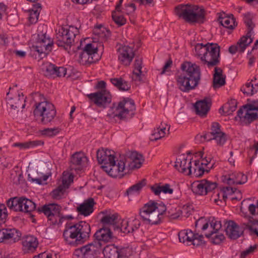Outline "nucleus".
I'll use <instances>...</instances> for the list:
<instances>
[{
	"label": "nucleus",
	"instance_id": "1",
	"mask_svg": "<svg viewBox=\"0 0 258 258\" xmlns=\"http://www.w3.org/2000/svg\"><path fill=\"white\" fill-rule=\"evenodd\" d=\"M179 89L183 92H188L195 89L201 79V70L196 63L185 61L181 63L178 70Z\"/></svg>",
	"mask_w": 258,
	"mask_h": 258
},
{
	"label": "nucleus",
	"instance_id": "2",
	"mask_svg": "<svg viewBox=\"0 0 258 258\" xmlns=\"http://www.w3.org/2000/svg\"><path fill=\"white\" fill-rule=\"evenodd\" d=\"M91 227L85 221H80L73 225H67L63 233L66 241L72 246L83 243L90 237Z\"/></svg>",
	"mask_w": 258,
	"mask_h": 258
},
{
	"label": "nucleus",
	"instance_id": "3",
	"mask_svg": "<svg viewBox=\"0 0 258 258\" xmlns=\"http://www.w3.org/2000/svg\"><path fill=\"white\" fill-rule=\"evenodd\" d=\"M166 209L163 202L150 200L140 209V215L145 223L158 225L161 223L162 215Z\"/></svg>",
	"mask_w": 258,
	"mask_h": 258
},
{
	"label": "nucleus",
	"instance_id": "4",
	"mask_svg": "<svg viewBox=\"0 0 258 258\" xmlns=\"http://www.w3.org/2000/svg\"><path fill=\"white\" fill-rule=\"evenodd\" d=\"M248 222L241 223L240 225L242 229L233 221H226L225 232L228 237L231 239H236L243 234L244 230L248 229L251 233L256 234L258 236V231L253 226L258 225V220L253 219V217L248 216Z\"/></svg>",
	"mask_w": 258,
	"mask_h": 258
},
{
	"label": "nucleus",
	"instance_id": "5",
	"mask_svg": "<svg viewBox=\"0 0 258 258\" xmlns=\"http://www.w3.org/2000/svg\"><path fill=\"white\" fill-rule=\"evenodd\" d=\"M178 17L189 24L203 23L205 18V11L198 7L189 4L178 5Z\"/></svg>",
	"mask_w": 258,
	"mask_h": 258
},
{
	"label": "nucleus",
	"instance_id": "6",
	"mask_svg": "<svg viewBox=\"0 0 258 258\" xmlns=\"http://www.w3.org/2000/svg\"><path fill=\"white\" fill-rule=\"evenodd\" d=\"M33 114L35 117H41L40 122L46 125L52 122L56 115L54 105L48 101L36 103L34 105Z\"/></svg>",
	"mask_w": 258,
	"mask_h": 258
},
{
	"label": "nucleus",
	"instance_id": "7",
	"mask_svg": "<svg viewBox=\"0 0 258 258\" xmlns=\"http://www.w3.org/2000/svg\"><path fill=\"white\" fill-rule=\"evenodd\" d=\"M79 33L78 29L73 26L61 27L56 34V44L68 51L71 49L76 36Z\"/></svg>",
	"mask_w": 258,
	"mask_h": 258
},
{
	"label": "nucleus",
	"instance_id": "8",
	"mask_svg": "<svg viewBox=\"0 0 258 258\" xmlns=\"http://www.w3.org/2000/svg\"><path fill=\"white\" fill-rule=\"evenodd\" d=\"M105 87L106 83L104 81H99L96 84L95 88L101 89V90L87 95V97L98 107L105 108L107 104L111 102V95L105 89Z\"/></svg>",
	"mask_w": 258,
	"mask_h": 258
},
{
	"label": "nucleus",
	"instance_id": "9",
	"mask_svg": "<svg viewBox=\"0 0 258 258\" xmlns=\"http://www.w3.org/2000/svg\"><path fill=\"white\" fill-rule=\"evenodd\" d=\"M136 109L134 101L129 98H125L117 104L113 103L111 108L112 110L111 116L113 117H117L120 120L126 119L130 111Z\"/></svg>",
	"mask_w": 258,
	"mask_h": 258
},
{
	"label": "nucleus",
	"instance_id": "10",
	"mask_svg": "<svg viewBox=\"0 0 258 258\" xmlns=\"http://www.w3.org/2000/svg\"><path fill=\"white\" fill-rule=\"evenodd\" d=\"M220 51L218 44L210 43L205 56L201 57V61L209 68L216 67L220 63Z\"/></svg>",
	"mask_w": 258,
	"mask_h": 258
},
{
	"label": "nucleus",
	"instance_id": "11",
	"mask_svg": "<svg viewBox=\"0 0 258 258\" xmlns=\"http://www.w3.org/2000/svg\"><path fill=\"white\" fill-rule=\"evenodd\" d=\"M61 207L55 203L45 204L37 209L39 213H43L51 223L55 225L57 223L58 220L61 222L62 217L60 215Z\"/></svg>",
	"mask_w": 258,
	"mask_h": 258
},
{
	"label": "nucleus",
	"instance_id": "12",
	"mask_svg": "<svg viewBox=\"0 0 258 258\" xmlns=\"http://www.w3.org/2000/svg\"><path fill=\"white\" fill-rule=\"evenodd\" d=\"M53 45V41L46 36V33H41L38 34L36 44L32 45V48L43 57L51 51Z\"/></svg>",
	"mask_w": 258,
	"mask_h": 258
},
{
	"label": "nucleus",
	"instance_id": "13",
	"mask_svg": "<svg viewBox=\"0 0 258 258\" xmlns=\"http://www.w3.org/2000/svg\"><path fill=\"white\" fill-rule=\"evenodd\" d=\"M217 187L216 182H212L207 179H202L194 181L191 185V188L196 195H206L208 192L212 191Z\"/></svg>",
	"mask_w": 258,
	"mask_h": 258
},
{
	"label": "nucleus",
	"instance_id": "14",
	"mask_svg": "<svg viewBox=\"0 0 258 258\" xmlns=\"http://www.w3.org/2000/svg\"><path fill=\"white\" fill-rule=\"evenodd\" d=\"M220 125L217 122H213L211 126V132L204 135V138L208 141L215 140L219 146H223L227 138L226 135L220 129Z\"/></svg>",
	"mask_w": 258,
	"mask_h": 258
},
{
	"label": "nucleus",
	"instance_id": "15",
	"mask_svg": "<svg viewBox=\"0 0 258 258\" xmlns=\"http://www.w3.org/2000/svg\"><path fill=\"white\" fill-rule=\"evenodd\" d=\"M95 240L93 242L97 247L100 248L102 243H106L113 241L114 236L110 229L105 226L100 228L94 235Z\"/></svg>",
	"mask_w": 258,
	"mask_h": 258
},
{
	"label": "nucleus",
	"instance_id": "16",
	"mask_svg": "<svg viewBox=\"0 0 258 258\" xmlns=\"http://www.w3.org/2000/svg\"><path fill=\"white\" fill-rule=\"evenodd\" d=\"M118 51L119 61L124 66H129L135 56L133 48L124 45L120 47Z\"/></svg>",
	"mask_w": 258,
	"mask_h": 258
},
{
	"label": "nucleus",
	"instance_id": "17",
	"mask_svg": "<svg viewBox=\"0 0 258 258\" xmlns=\"http://www.w3.org/2000/svg\"><path fill=\"white\" fill-rule=\"evenodd\" d=\"M211 105L210 98H206L203 100L198 101L194 105L196 114L201 116H206L210 110Z\"/></svg>",
	"mask_w": 258,
	"mask_h": 258
},
{
	"label": "nucleus",
	"instance_id": "18",
	"mask_svg": "<svg viewBox=\"0 0 258 258\" xmlns=\"http://www.w3.org/2000/svg\"><path fill=\"white\" fill-rule=\"evenodd\" d=\"M37 239L32 236H26L22 241L23 251L24 253L33 252L38 246Z\"/></svg>",
	"mask_w": 258,
	"mask_h": 258
},
{
	"label": "nucleus",
	"instance_id": "19",
	"mask_svg": "<svg viewBox=\"0 0 258 258\" xmlns=\"http://www.w3.org/2000/svg\"><path fill=\"white\" fill-rule=\"evenodd\" d=\"M97 159L99 164H109L115 159L114 152L111 150L99 149L96 153Z\"/></svg>",
	"mask_w": 258,
	"mask_h": 258
},
{
	"label": "nucleus",
	"instance_id": "20",
	"mask_svg": "<svg viewBox=\"0 0 258 258\" xmlns=\"http://www.w3.org/2000/svg\"><path fill=\"white\" fill-rule=\"evenodd\" d=\"M190 154L189 151L186 152V154H182L180 156V168L181 170L178 169V171L185 175H189L192 173L191 166V159H189L187 161V156Z\"/></svg>",
	"mask_w": 258,
	"mask_h": 258
},
{
	"label": "nucleus",
	"instance_id": "21",
	"mask_svg": "<svg viewBox=\"0 0 258 258\" xmlns=\"http://www.w3.org/2000/svg\"><path fill=\"white\" fill-rule=\"evenodd\" d=\"M95 202L93 198H89L77 208V212L82 215L88 216L93 213Z\"/></svg>",
	"mask_w": 258,
	"mask_h": 258
},
{
	"label": "nucleus",
	"instance_id": "22",
	"mask_svg": "<svg viewBox=\"0 0 258 258\" xmlns=\"http://www.w3.org/2000/svg\"><path fill=\"white\" fill-rule=\"evenodd\" d=\"M140 222L137 220H133L131 222V227L128 228L129 230H126V226H127V220H122L120 223V226L115 227L114 230H119L125 233H134L136 231L139 229L140 226Z\"/></svg>",
	"mask_w": 258,
	"mask_h": 258
},
{
	"label": "nucleus",
	"instance_id": "23",
	"mask_svg": "<svg viewBox=\"0 0 258 258\" xmlns=\"http://www.w3.org/2000/svg\"><path fill=\"white\" fill-rule=\"evenodd\" d=\"M226 76L223 75L221 68L215 67L213 74V87L214 89L218 88L224 85L226 83Z\"/></svg>",
	"mask_w": 258,
	"mask_h": 258
},
{
	"label": "nucleus",
	"instance_id": "24",
	"mask_svg": "<svg viewBox=\"0 0 258 258\" xmlns=\"http://www.w3.org/2000/svg\"><path fill=\"white\" fill-rule=\"evenodd\" d=\"M110 164L111 167L109 168V176L113 177H116L119 175L120 173L123 172L125 170V163L123 160H120L118 161L117 164L115 163V159L112 160Z\"/></svg>",
	"mask_w": 258,
	"mask_h": 258
},
{
	"label": "nucleus",
	"instance_id": "25",
	"mask_svg": "<svg viewBox=\"0 0 258 258\" xmlns=\"http://www.w3.org/2000/svg\"><path fill=\"white\" fill-rule=\"evenodd\" d=\"M20 212L30 213L36 209V204L31 200L24 197H19Z\"/></svg>",
	"mask_w": 258,
	"mask_h": 258
},
{
	"label": "nucleus",
	"instance_id": "26",
	"mask_svg": "<svg viewBox=\"0 0 258 258\" xmlns=\"http://www.w3.org/2000/svg\"><path fill=\"white\" fill-rule=\"evenodd\" d=\"M88 158L82 153L76 152L74 154L71 159V165L70 167L72 170L80 169V167L76 168L75 166H82L85 161H87Z\"/></svg>",
	"mask_w": 258,
	"mask_h": 258
},
{
	"label": "nucleus",
	"instance_id": "27",
	"mask_svg": "<svg viewBox=\"0 0 258 258\" xmlns=\"http://www.w3.org/2000/svg\"><path fill=\"white\" fill-rule=\"evenodd\" d=\"M5 241L10 240V242L15 243L20 240L21 236L20 231L16 229H4Z\"/></svg>",
	"mask_w": 258,
	"mask_h": 258
},
{
	"label": "nucleus",
	"instance_id": "28",
	"mask_svg": "<svg viewBox=\"0 0 258 258\" xmlns=\"http://www.w3.org/2000/svg\"><path fill=\"white\" fill-rule=\"evenodd\" d=\"M99 249L93 242L85 245L83 258H99L97 253Z\"/></svg>",
	"mask_w": 258,
	"mask_h": 258
},
{
	"label": "nucleus",
	"instance_id": "29",
	"mask_svg": "<svg viewBox=\"0 0 258 258\" xmlns=\"http://www.w3.org/2000/svg\"><path fill=\"white\" fill-rule=\"evenodd\" d=\"M247 181V176L242 173H234L227 179L229 185L242 184Z\"/></svg>",
	"mask_w": 258,
	"mask_h": 258
},
{
	"label": "nucleus",
	"instance_id": "30",
	"mask_svg": "<svg viewBox=\"0 0 258 258\" xmlns=\"http://www.w3.org/2000/svg\"><path fill=\"white\" fill-rule=\"evenodd\" d=\"M252 31L248 30L246 35L241 37L237 42V44L240 47V53L243 52L246 47L252 42L253 38L251 37Z\"/></svg>",
	"mask_w": 258,
	"mask_h": 258
},
{
	"label": "nucleus",
	"instance_id": "31",
	"mask_svg": "<svg viewBox=\"0 0 258 258\" xmlns=\"http://www.w3.org/2000/svg\"><path fill=\"white\" fill-rule=\"evenodd\" d=\"M41 10V6L39 3L33 4L32 8L29 10L28 19L31 24H35L37 22Z\"/></svg>",
	"mask_w": 258,
	"mask_h": 258
},
{
	"label": "nucleus",
	"instance_id": "32",
	"mask_svg": "<svg viewBox=\"0 0 258 258\" xmlns=\"http://www.w3.org/2000/svg\"><path fill=\"white\" fill-rule=\"evenodd\" d=\"M129 158L132 160V162L129 166L131 168H139L144 161L143 156L138 153L136 151L132 152L130 155Z\"/></svg>",
	"mask_w": 258,
	"mask_h": 258
},
{
	"label": "nucleus",
	"instance_id": "33",
	"mask_svg": "<svg viewBox=\"0 0 258 258\" xmlns=\"http://www.w3.org/2000/svg\"><path fill=\"white\" fill-rule=\"evenodd\" d=\"M170 186L169 184L160 185L159 184L156 183L151 186V190L156 196L160 195L161 192L164 194H171L173 193V190Z\"/></svg>",
	"mask_w": 258,
	"mask_h": 258
},
{
	"label": "nucleus",
	"instance_id": "34",
	"mask_svg": "<svg viewBox=\"0 0 258 258\" xmlns=\"http://www.w3.org/2000/svg\"><path fill=\"white\" fill-rule=\"evenodd\" d=\"M103 252L107 258H119L120 255L119 249L114 245L106 246Z\"/></svg>",
	"mask_w": 258,
	"mask_h": 258
},
{
	"label": "nucleus",
	"instance_id": "35",
	"mask_svg": "<svg viewBox=\"0 0 258 258\" xmlns=\"http://www.w3.org/2000/svg\"><path fill=\"white\" fill-rule=\"evenodd\" d=\"M100 222L104 225H112L114 229L115 227L120 226V224L116 225L118 222V216L117 214L104 216L101 219Z\"/></svg>",
	"mask_w": 258,
	"mask_h": 258
},
{
	"label": "nucleus",
	"instance_id": "36",
	"mask_svg": "<svg viewBox=\"0 0 258 258\" xmlns=\"http://www.w3.org/2000/svg\"><path fill=\"white\" fill-rule=\"evenodd\" d=\"M110 82L120 91H128L131 88L130 84L121 77L111 78Z\"/></svg>",
	"mask_w": 258,
	"mask_h": 258
},
{
	"label": "nucleus",
	"instance_id": "37",
	"mask_svg": "<svg viewBox=\"0 0 258 258\" xmlns=\"http://www.w3.org/2000/svg\"><path fill=\"white\" fill-rule=\"evenodd\" d=\"M232 18L230 16H225L224 17H219V23L224 27L230 29H233L236 26L235 19L233 15H231Z\"/></svg>",
	"mask_w": 258,
	"mask_h": 258
},
{
	"label": "nucleus",
	"instance_id": "38",
	"mask_svg": "<svg viewBox=\"0 0 258 258\" xmlns=\"http://www.w3.org/2000/svg\"><path fill=\"white\" fill-rule=\"evenodd\" d=\"M195 236L191 230H183L178 232V239L180 242L188 244L191 242V239Z\"/></svg>",
	"mask_w": 258,
	"mask_h": 258
},
{
	"label": "nucleus",
	"instance_id": "39",
	"mask_svg": "<svg viewBox=\"0 0 258 258\" xmlns=\"http://www.w3.org/2000/svg\"><path fill=\"white\" fill-rule=\"evenodd\" d=\"M79 62L82 64H91L98 60V58H94L91 53H88L83 50L79 53Z\"/></svg>",
	"mask_w": 258,
	"mask_h": 258
},
{
	"label": "nucleus",
	"instance_id": "40",
	"mask_svg": "<svg viewBox=\"0 0 258 258\" xmlns=\"http://www.w3.org/2000/svg\"><path fill=\"white\" fill-rule=\"evenodd\" d=\"M94 33L98 35L102 41H106L111 35L110 31L102 26L96 27L94 30Z\"/></svg>",
	"mask_w": 258,
	"mask_h": 258
},
{
	"label": "nucleus",
	"instance_id": "41",
	"mask_svg": "<svg viewBox=\"0 0 258 258\" xmlns=\"http://www.w3.org/2000/svg\"><path fill=\"white\" fill-rule=\"evenodd\" d=\"M7 207L14 212H20L19 197L11 198L7 201Z\"/></svg>",
	"mask_w": 258,
	"mask_h": 258
},
{
	"label": "nucleus",
	"instance_id": "42",
	"mask_svg": "<svg viewBox=\"0 0 258 258\" xmlns=\"http://www.w3.org/2000/svg\"><path fill=\"white\" fill-rule=\"evenodd\" d=\"M193 169L194 171L192 173L196 177H201L205 172L208 173L210 170V168L208 169H205L204 167L201 166L200 160H195Z\"/></svg>",
	"mask_w": 258,
	"mask_h": 258
},
{
	"label": "nucleus",
	"instance_id": "43",
	"mask_svg": "<svg viewBox=\"0 0 258 258\" xmlns=\"http://www.w3.org/2000/svg\"><path fill=\"white\" fill-rule=\"evenodd\" d=\"M41 144V141H33L24 143H16L14 144L13 146L16 147H18L20 149H26L40 145Z\"/></svg>",
	"mask_w": 258,
	"mask_h": 258
},
{
	"label": "nucleus",
	"instance_id": "44",
	"mask_svg": "<svg viewBox=\"0 0 258 258\" xmlns=\"http://www.w3.org/2000/svg\"><path fill=\"white\" fill-rule=\"evenodd\" d=\"M240 90L243 94L247 96H251L258 91L257 88L254 87L253 85L251 82L246 83L242 86Z\"/></svg>",
	"mask_w": 258,
	"mask_h": 258
},
{
	"label": "nucleus",
	"instance_id": "45",
	"mask_svg": "<svg viewBox=\"0 0 258 258\" xmlns=\"http://www.w3.org/2000/svg\"><path fill=\"white\" fill-rule=\"evenodd\" d=\"M210 44V43H208L205 45H203V43L197 44L195 47V54L201 59V57H203V56H205V54H206Z\"/></svg>",
	"mask_w": 258,
	"mask_h": 258
},
{
	"label": "nucleus",
	"instance_id": "46",
	"mask_svg": "<svg viewBox=\"0 0 258 258\" xmlns=\"http://www.w3.org/2000/svg\"><path fill=\"white\" fill-rule=\"evenodd\" d=\"M146 179H143L137 183L131 186L127 190V195L133 194L136 192H139L142 188L146 185Z\"/></svg>",
	"mask_w": 258,
	"mask_h": 258
},
{
	"label": "nucleus",
	"instance_id": "47",
	"mask_svg": "<svg viewBox=\"0 0 258 258\" xmlns=\"http://www.w3.org/2000/svg\"><path fill=\"white\" fill-rule=\"evenodd\" d=\"M161 124L162 127L160 126L154 130V132L151 135L150 138L151 140L157 141V140L164 137L165 135V130H166V127L162 125V122Z\"/></svg>",
	"mask_w": 258,
	"mask_h": 258
},
{
	"label": "nucleus",
	"instance_id": "48",
	"mask_svg": "<svg viewBox=\"0 0 258 258\" xmlns=\"http://www.w3.org/2000/svg\"><path fill=\"white\" fill-rule=\"evenodd\" d=\"M246 109V110L244 113V117L243 118V123L245 124H249L258 119V111L256 112H249L250 111H248V108Z\"/></svg>",
	"mask_w": 258,
	"mask_h": 258
},
{
	"label": "nucleus",
	"instance_id": "49",
	"mask_svg": "<svg viewBox=\"0 0 258 258\" xmlns=\"http://www.w3.org/2000/svg\"><path fill=\"white\" fill-rule=\"evenodd\" d=\"M237 107V102L235 100H231L227 104H225L224 106L220 109V110L222 111L228 115L231 114L232 112L235 110Z\"/></svg>",
	"mask_w": 258,
	"mask_h": 258
},
{
	"label": "nucleus",
	"instance_id": "50",
	"mask_svg": "<svg viewBox=\"0 0 258 258\" xmlns=\"http://www.w3.org/2000/svg\"><path fill=\"white\" fill-rule=\"evenodd\" d=\"M23 97V94H22V97H21L20 94H19L17 102L13 103L11 101H9L8 102V104H9L11 108L13 109H18L20 107L21 108L23 109L25 107V104L23 103L25 101V98Z\"/></svg>",
	"mask_w": 258,
	"mask_h": 258
},
{
	"label": "nucleus",
	"instance_id": "51",
	"mask_svg": "<svg viewBox=\"0 0 258 258\" xmlns=\"http://www.w3.org/2000/svg\"><path fill=\"white\" fill-rule=\"evenodd\" d=\"M66 189L67 188L64 187V185H59L56 188L52 191L51 195L53 199H60L64 195Z\"/></svg>",
	"mask_w": 258,
	"mask_h": 258
},
{
	"label": "nucleus",
	"instance_id": "52",
	"mask_svg": "<svg viewBox=\"0 0 258 258\" xmlns=\"http://www.w3.org/2000/svg\"><path fill=\"white\" fill-rule=\"evenodd\" d=\"M56 66L47 62L44 65L43 70L46 76H51L54 75L55 73H56Z\"/></svg>",
	"mask_w": 258,
	"mask_h": 258
},
{
	"label": "nucleus",
	"instance_id": "53",
	"mask_svg": "<svg viewBox=\"0 0 258 258\" xmlns=\"http://www.w3.org/2000/svg\"><path fill=\"white\" fill-rule=\"evenodd\" d=\"M51 175L49 174H42L41 176H35L36 175H33L35 177H31L30 175H28V180L31 182H35L37 184H42L43 181H45L48 179V177Z\"/></svg>",
	"mask_w": 258,
	"mask_h": 258
},
{
	"label": "nucleus",
	"instance_id": "54",
	"mask_svg": "<svg viewBox=\"0 0 258 258\" xmlns=\"http://www.w3.org/2000/svg\"><path fill=\"white\" fill-rule=\"evenodd\" d=\"M60 132L58 127L46 128L40 131L41 134L43 136L52 137L57 135Z\"/></svg>",
	"mask_w": 258,
	"mask_h": 258
},
{
	"label": "nucleus",
	"instance_id": "55",
	"mask_svg": "<svg viewBox=\"0 0 258 258\" xmlns=\"http://www.w3.org/2000/svg\"><path fill=\"white\" fill-rule=\"evenodd\" d=\"M83 50L88 53H91V55L94 58H98V57H96V55L97 54L98 48L94 44L92 43L87 44Z\"/></svg>",
	"mask_w": 258,
	"mask_h": 258
},
{
	"label": "nucleus",
	"instance_id": "56",
	"mask_svg": "<svg viewBox=\"0 0 258 258\" xmlns=\"http://www.w3.org/2000/svg\"><path fill=\"white\" fill-rule=\"evenodd\" d=\"M244 22L248 30H253L255 25L252 21V17L250 13L248 12L244 14Z\"/></svg>",
	"mask_w": 258,
	"mask_h": 258
},
{
	"label": "nucleus",
	"instance_id": "57",
	"mask_svg": "<svg viewBox=\"0 0 258 258\" xmlns=\"http://www.w3.org/2000/svg\"><path fill=\"white\" fill-rule=\"evenodd\" d=\"M210 224H211V226L213 228V230H214L215 231H211V233L206 234L205 236L207 238H210L214 233H216L217 231L218 230H219L222 227L221 222L216 221L215 219H213L211 221Z\"/></svg>",
	"mask_w": 258,
	"mask_h": 258
},
{
	"label": "nucleus",
	"instance_id": "58",
	"mask_svg": "<svg viewBox=\"0 0 258 258\" xmlns=\"http://www.w3.org/2000/svg\"><path fill=\"white\" fill-rule=\"evenodd\" d=\"M116 11H113L112 13V18L114 22L118 26H122L126 23V19L123 16L117 15Z\"/></svg>",
	"mask_w": 258,
	"mask_h": 258
},
{
	"label": "nucleus",
	"instance_id": "59",
	"mask_svg": "<svg viewBox=\"0 0 258 258\" xmlns=\"http://www.w3.org/2000/svg\"><path fill=\"white\" fill-rule=\"evenodd\" d=\"M204 236L202 234L195 233L194 237L191 238L190 243L194 245L199 246L202 244H204Z\"/></svg>",
	"mask_w": 258,
	"mask_h": 258
},
{
	"label": "nucleus",
	"instance_id": "60",
	"mask_svg": "<svg viewBox=\"0 0 258 258\" xmlns=\"http://www.w3.org/2000/svg\"><path fill=\"white\" fill-rule=\"evenodd\" d=\"M258 247L257 244L250 245L248 248L243 251L240 254V258H245L247 255L252 254L256 249Z\"/></svg>",
	"mask_w": 258,
	"mask_h": 258
},
{
	"label": "nucleus",
	"instance_id": "61",
	"mask_svg": "<svg viewBox=\"0 0 258 258\" xmlns=\"http://www.w3.org/2000/svg\"><path fill=\"white\" fill-rule=\"evenodd\" d=\"M74 176L72 174H70L68 176L63 175L62 180V185H64L67 189L69 187L71 183L73 182Z\"/></svg>",
	"mask_w": 258,
	"mask_h": 258
},
{
	"label": "nucleus",
	"instance_id": "62",
	"mask_svg": "<svg viewBox=\"0 0 258 258\" xmlns=\"http://www.w3.org/2000/svg\"><path fill=\"white\" fill-rule=\"evenodd\" d=\"M212 242L215 244H220L224 239L225 236L223 234H216L214 236H211Z\"/></svg>",
	"mask_w": 258,
	"mask_h": 258
},
{
	"label": "nucleus",
	"instance_id": "63",
	"mask_svg": "<svg viewBox=\"0 0 258 258\" xmlns=\"http://www.w3.org/2000/svg\"><path fill=\"white\" fill-rule=\"evenodd\" d=\"M243 107L244 109L248 108V111L256 110L258 111V100H254L250 104H247Z\"/></svg>",
	"mask_w": 258,
	"mask_h": 258
},
{
	"label": "nucleus",
	"instance_id": "64",
	"mask_svg": "<svg viewBox=\"0 0 258 258\" xmlns=\"http://www.w3.org/2000/svg\"><path fill=\"white\" fill-rule=\"evenodd\" d=\"M124 13L127 15L134 13L136 10V7L133 3L125 4L123 9Z\"/></svg>",
	"mask_w": 258,
	"mask_h": 258
}]
</instances>
